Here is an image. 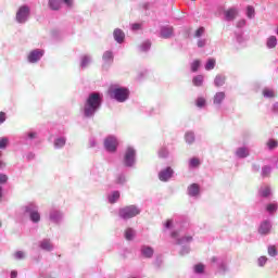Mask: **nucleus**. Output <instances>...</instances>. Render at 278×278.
I'll list each match as a JSON object with an SVG mask.
<instances>
[{
  "label": "nucleus",
  "instance_id": "obj_16",
  "mask_svg": "<svg viewBox=\"0 0 278 278\" xmlns=\"http://www.w3.org/2000/svg\"><path fill=\"white\" fill-rule=\"evenodd\" d=\"M187 194L192 199H199V197L201 195V186H199V184H191L187 188Z\"/></svg>",
  "mask_w": 278,
  "mask_h": 278
},
{
  "label": "nucleus",
  "instance_id": "obj_44",
  "mask_svg": "<svg viewBox=\"0 0 278 278\" xmlns=\"http://www.w3.org/2000/svg\"><path fill=\"white\" fill-rule=\"evenodd\" d=\"M159 157H162V159L168 157V149L166 147H162L159 150Z\"/></svg>",
  "mask_w": 278,
  "mask_h": 278
},
{
  "label": "nucleus",
  "instance_id": "obj_21",
  "mask_svg": "<svg viewBox=\"0 0 278 278\" xmlns=\"http://www.w3.org/2000/svg\"><path fill=\"white\" fill-rule=\"evenodd\" d=\"M251 155V152L249 151L248 147H239L235 151V156L238 157V160H245V157H249Z\"/></svg>",
  "mask_w": 278,
  "mask_h": 278
},
{
  "label": "nucleus",
  "instance_id": "obj_58",
  "mask_svg": "<svg viewBox=\"0 0 278 278\" xmlns=\"http://www.w3.org/2000/svg\"><path fill=\"white\" fill-rule=\"evenodd\" d=\"M34 157H36V154H34V152H28V153L26 154V160H28V162L31 161V160H34Z\"/></svg>",
  "mask_w": 278,
  "mask_h": 278
},
{
  "label": "nucleus",
  "instance_id": "obj_46",
  "mask_svg": "<svg viewBox=\"0 0 278 278\" xmlns=\"http://www.w3.org/2000/svg\"><path fill=\"white\" fill-rule=\"evenodd\" d=\"M200 66H201V61H199V60L193 61L191 63L192 73H197V71H199Z\"/></svg>",
  "mask_w": 278,
  "mask_h": 278
},
{
  "label": "nucleus",
  "instance_id": "obj_31",
  "mask_svg": "<svg viewBox=\"0 0 278 278\" xmlns=\"http://www.w3.org/2000/svg\"><path fill=\"white\" fill-rule=\"evenodd\" d=\"M266 47H267V49H275V47H277V37L269 36L266 39Z\"/></svg>",
  "mask_w": 278,
  "mask_h": 278
},
{
  "label": "nucleus",
  "instance_id": "obj_23",
  "mask_svg": "<svg viewBox=\"0 0 278 278\" xmlns=\"http://www.w3.org/2000/svg\"><path fill=\"white\" fill-rule=\"evenodd\" d=\"M225 97L226 94L224 91L216 92L215 96L213 97V104L216 108H220V105H223V101H225Z\"/></svg>",
  "mask_w": 278,
  "mask_h": 278
},
{
  "label": "nucleus",
  "instance_id": "obj_53",
  "mask_svg": "<svg viewBox=\"0 0 278 278\" xmlns=\"http://www.w3.org/2000/svg\"><path fill=\"white\" fill-rule=\"evenodd\" d=\"M205 45H207V39H199L198 40L199 49H203V47H205Z\"/></svg>",
  "mask_w": 278,
  "mask_h": 278
},
{
  "label": "nucleus",
  "instance_id": "obj_64",
  "mask_svg": "<svg viewBox=\"0 0 278 278\" xmlns=\"http://www.w3.org/2000/svg\"><path fill=\"white\" fill-rule=\"evenodd\" d=\"M2 191H3V188H2V187H0V199H1V197H3Z\"/></svg>",
  "mask_w": 278,
  "mask_h": 278
},
{
  "label": "nucleus",
  "instance_id": "obj_33",
  "mask_svg": "<svg viewBox=\"0 0 278 278\" xmlns=\"http://www.w3.org/2000/svg\"><path fill=\"white\" fill-rule=\"evenodd\" d=\"M124 237L128 241L134 240V238H136V230H134V228H127L125 230Z\"/></svg>",
  "mask_w": 278,
  "mask_h": 278
},
{
  "label": "nucleus",
  "instance_id": "obj_45",
  "mask_svg": "<svg viewBox=\"0 0 278 278\" xmlns=\"http://www.w3.org/2000/svg\"><path fill=\"white\" fill-rule=\"evenodd\" d=\"M247 16H248V18H254L255 17V8L249 5L247 8Z\"/></svg>",
  "mask_w": 278,
  "mask_h": 278
},
{
  "label": "nucleus",
  "instance_id": "obj_18",
  "mask_svg": "<svg viewBox=\"0 0 278 278\" xmlns=\"http://www.w3.org/2000/svg\"><path fill=\"white\" fill-rule=\"evenodd\" d=\"M270 229H273V224L270 220L265 219L258 227V233H261V236H268V233H270Z\"/></svg>",
  "mask_w": 278,
  "mask_h": 278
},
{
  "label": "nucleus",
  "instance_id": "obj_3",
  "mask_svg": "<svg viewBox=\"0 0 278 278\" xmlns=\"http://www.w3.org/2000/svg\"><path fill=\"white\" fill-rule=\"evenodd\" d=\"M129 94H131L129 88L123 87L118 84H113L109 87V96L111 99L117 101V103H125V101H128Z\"/></svg>",
  "mask_w": 278,
  "mask_h": 278
},
{
  "label": "nucleus",
  "instance_id": "obj_15",
  "mask_svg": "<svg viewBox=\"0 0 278 278\" xmlns=\"http://www.w3.org/2000/svg\"><path fill=\"white\" fill-rule=\"evenodd\" d=\"M173 175H175V170L168 166L159 173V179L164 182L170 181V179H173Z\"/></svg>",
  "mask_w": 278,
  "mask_h": 278
},
{
  "label": "nucleus",
  "instance_id": "obj_12",
  "mask_svg": "<svg viewBox=\"0 0 278 278\" xmlns=\"http://www.w3.org/2000/svg\"><path fill=\"white\" fill-rule=\"evenodd\" d=\"M238 14H240L238 8L231 7L224 11V21H226L227 23H231L235 18H238Z\"/></svg>",
  "mask_w": 278,
  "mask_h": 278
},
{
  "label": "nucleus",
  "instance_id": "obj_62",
  "mask_svg": "<svg viewBox=\"0 0 278 278\" xmlns=\"http://www.w3.org/2000/svg\"><path fill=\"white\" fill-rule=\"evenodd\" d=\"M237 42H239V45H242L243 42L242 35H237Z\"/></svg>",
  "mask_w": 278,
  "mask_h": 278
},
{
  "label": "nucleus",
  "instance_id": "obj_59",
  "mask_svg": "<svg viewBox=\"0 0 278 278\" xmlns=\"http://www.w3.org/2000/svg\"><path fill=\"white\" fill-rule=\"evenodd\" d=\"M173 227V220L172 219H168L166 223H165V229H170Z\"/></svg>",
  "mask_w": 278,
  "mask_h": 278
},
{
  "label": "nucleus",
  "instance_id": "obj_54",
  "mask_svg": "<svg viewBox=\"0 0 278 278\" xmlns=\"http://www.w3.org/2000/svg\"><path fill=\"white\" fill-rule=\"evenodd\" d=\"M89 147H90L91 149H94V148L97 147V139H96V138L91 137V138L89 139Z\"/></svg>",
  "mask_w": 278,
  "mask_h": 278
},
{
  "label": "nucleus",
  "instance_id": "obj_52",
  "mask_svg": "<svg viewBox=\"0 0 278 278\" xmlns=\"http://www.w3.org/2000/svg\"><path fill=\"white\" fill-rule=\"evenodd\" d=\"M268 255H270V257H275V255H277V249H275V247H269L268 248Z\"/></svg>",
  "mask_w": 278,
  "mask_h": 278
},
{
  "label": "nucleus",
  "instance_id": "obj_55",
  "mask_svg": "<svg viewBox=\"0 0 278 278\" xmlns=\"http://www.w3.org/2000/svg\"><path fill=\"white\" fill-rule=\"evenodd\" d=\"M244 25H247V20H239V21L237 22V27H238L239 29H242V27H244Z\"/></svg>",
  "mask_w": 278,
  "mask_h": 278
},
{
  "label": "nucleus",
  "instance_id": "obj_26",
  "mask_svg": "<svg viewBox=\"0 0 278 278\" xmlns=\"http://www.w3.org/2000/svg\"><path fill=\"white\" fill-rule=\"evenodd\" d=\"M188 166L190 170H194V168H199V166H201V160L197 156L191 157L188 162Z\"/></svg>",
  "mask_w": 278,
  "mask_h": 278
},
{
  "label": "nucleus",
  "instance_id": "obj_39",
  "mask_svg": "<svg viewBox=\"0 0 278 278\" xmlns=\"http://www.w3.org/2000/svg\"><path fill=\"white\" fill-rule=\"evenodd\" d=\"M277 210H278L277 202L269 203L266 206V212H268V214H275Z\"/></svg>",
  "mask_w": 278,
  "mask_h": 278
},
{
  "label": "nucleus",
  "instance_id": "obj_51",
  "mask_svg": "<svg viewBox=\"0 0 278 278\" xmlns=\"http://www.w3.org/2000/svg\"><path fill=\"white\" fill-rule=\"evenodd\" d=\"M203 34H205V28L204 27H200L195 30V38H201V36H203Z\"/></svg>",
  "mask_w": 278,
  "mask_h": 278
},
{
  "label": "nucleus",
  "instance_id": "obj_42",
  "mask_svg": "<svg viewBox=\"0 0 278 278\" xmlns=\"http://www.w3.org/2000/svg\"><path fill=\"white\" fill-rule=\"evenodd\" d=\"M271 172H273V168H270V166L268 165H265L264 167H262L261 175L262 177H269Z\"/></svg>",
  "mask_w": 278,
  "mask_h": 278
},
{
  "label": "nucleus",
  "instance_id": "obj_43",
  "mask_svg": "<svg viewBox=\"0 0 278 278\" xmlns=\"http://www.w3.org/2000/svg\"><path fill=\"white\" fill-rule=\"evenodd\" d=\"M206 103H207V100H205V98H203V97H199L195 100L197 108H205Z\"/></svg>",
  "mask_w": 278,
  "mask_h": 278
},
{
  "label": "nucleus",
  "instance_id": "obj_22",
  "mask_svg": "<svg viewBox=\"0 0 278 278\" xmlns=\"http://www.w3.org/2000/svg\"><path fill=\"white\" fill-rule=\"evenodd\" d=\"M113 38L117 45H123L125 42V31L121 28H115L113 31Z\"/></svg>",
  "mask_w": 278,
  "mask_h": 278
},
{
  "label": "nucleus",
  "instance_id": "obj_25",
  "mask_svg": "<svg viewBox=\"0 0 278 278\" xmlns=\"http://www.w3.org/2000/svg\"><path fill=\"white\" fill-rule=\"evenodd\" d=\"M225 81H227V76L225 74H217L214 79V86L220 88L225 86Z\"/></svg>",
  "mask_w": 278,
  "mask_h": 278
},
{
  "label": "nucleus",
  "instance_id": "obj_13",
  "mask_svg": "<svg viewBox=\"0 0 278 278\" xmlns=\"http://www.w3.org/2000/svg\"><path fill=\"white\" fill-rule=\"evenodd\" d=\"M49 218L51 223H54V225H60L62 220H64V213L58 208H51L49 213Z\"/></svg>",
  "mask_w": 278,
  "mask_h": 278
},
{
  "label": "nucleus",
  "instance_id": "obj_11",
  "mask_svg": "<svg viewBox=\"0 0 278 278\" xmlns=\"http://www.w3.org/2000/svg\"><path fill=\"white\" fill-rule=\"evenodd\" d=\"M45 58V50L42 49H34L28 52L26 60L28 64H38Z\"/></svg>",
  "mask_w": 278,
  "mask_h": 278
},
{
  "label": "nucleus",
  "instance_id": "obj_8",
  "mask_svg": "<svg viewBox=\"0 0 278 278\" xmlns=\"http://www.w3.org/2000/svg\"><path fill=\"white\" fill-rule=\"evenodd\" d=\"M62 3H64L68 10L73 9V5H75V1L73 0H48V8L52 12H60L62 10Z\"/></svg>",
  "mask_w": 278,
  "mask_h": 278
},
{
  "label": "nucleus",
  "instance_id": "obj_37",
  "mask_svg": "<svg viewBox=\"0 0 278 278\" xmlns=\"http://www.w3.org/2000/svg\"><path fill=\"white\" fill-rule=\"evenodd\" d=\"M151 50V41L147 40L143 41L140 46H139V51H141V53H147V51Z\"/></svg>",
  "mask_w": 278,
  "mask_h": 278
},
{
  "label": "nucleus",
  "instance_id": "obj_27",
  "mask_svg": "<svg viewBox=\"0 0 278 278\" xmlns=\"http://www.w3.org/2000/svg\"><path fill=\"white\" fill-rule=\"evenodd\" d=\"M92 64V56L90 55H83L80 59V68H88Z\"/></svg>",
  "mask_w": 278,
  "mask_h": 278
},
{
  "label": "nucleus",
  "instance_id": "obj_30",
  "mask_svg": "<svg viewBox=\"0 0 278 278\" xmlns=\"http://www.w3.org/2000/svg\"><path fill=\"white\" fill-rule=\"evenodd\" d=\"M109 203H116V201H118L121 199V192L119 191H112L109 197Z\"/></svg>",
  "mask_w": 278,
  "mask_h": 278
},
{
  "label": "nucleus",
  "instance_id": "obj_47",
  "mask_svg": "<svg viewBox=\"0 0 278 278\" xmlns=\"http://www.w3.org/2000/svg\"><path fill=\"white\" fill-rule=\"evenodd\" d=\"M10 140L7 137L0 138V149H8Z\"/></svg>",
  "mask_w": 278,
  "mask_h": 278
},
{
  "label": "nucleus",
  "instance_id": "obj_24",
  "mask_svg": "<svg viewBox=\"0 0 278 278\" xmlns=\"http://www.w3.org/2000/svg\"><path fill=\"white\" fill-rule=\"evenodd\" d=\"M53 147L54 149H64V147H66V137L59 136L54 138Z\"/></svg>",
  "mask_w": 278,
  "mask_h": 278
},
{
  "label": "nucleus",
  "instance_id": "obj_34",
  "mask_svg": "<svg viewBox=\"0 0 278 278\" xmlns=\"http://www.w3.org/2000/svg\"><path fill=\"white\" fill-rule=\"evenodd\" d=\"M185 140L187 144H194L195 136L193 131H187L185 134Z\"/></svg>",
  "mask_w": 278,
  "mask_h": 278
},
{
  "label": "nucleus",
  "instance_id": "obj_2",
  "mask_svg": "<svg viewBox=\"0 0 278 278\" xmlns=\"http://www.w3.org/2000/svg\"><path fill=\"white\" fill-rule=\"evenodd\" d=\"M172 238L175 240V243L180 247V255H188V253H190V244L193 240L192 235H184V230H174Z\"/></svg>",
  "mask_w": 278,
  "mask_h": 278
},
{
  "label": "nucleus",
  "instance_id": "obj_35",
  "mask_svg": "<svg viewBox=\"0 0 278 278\" xmlns=\"http://www.w3.org/2000/svg\"><path fill=\"white\" fill-rule=\"evenodd\" d=\"M216 67V59H208L204 65L205 71H214Z\"/></svg>",
  "mask_w": 278,
  "mask_h": 278
},
{
  "label": "nucleus",
  "instance_id": "obj_32",
  "mask_svg": "<svg viewBox=\"0 0 278 278\" xmlns=\"http://www.w3.org/2000/svg\"><path fill=\"white\" fill-rule=\"evenodd\" d=\"M258 192H260V194H261L264 199L268 198V195L270 194V186H268V185H263V186H261Z\"/></svg>",
  "mask_w": 278,
  "mask_h": 278
},
{
  "label": "nucleus",
  "instance_id": "obj_5",
  "mask_svg": "<svg viewBox=\"0 0 278 278\" xmlns=\"http://www.w3.org/2000/svg\"><path fill=\"white\" fill-rule=\"evenodd\" d=\"M140 207L136 205H128L119 208L118 216L122 220H129L131 218H136V216L140 215Z\"/></svg>",
  "mask_w": 278,
  "mask_h": 278
},
{
  "label": "nucleus",
  "instance_id": "obj_1",
  "mask_svg": "<svg viewBox=\"0 0 278 278\" xmlns=\"http://www.w3.org/2000/svg\"><path fill=\"white\" fill-rule=\"evenodd\" d=\"M103 103V94L99 92L89 93L83 108L80 109L84 118H94V114L101 110Z\"/></svg>",
  "mask_w": 278,
  "mask_h": 278
},
{
  "label": "nucleus",
  "instance_id": "obj_10",
  "mask_svg": "<svg viewBox=\"0 0 278 278\" xmlns=\"http://www.w3.org/2000/svg\"><path fill=\"white\" fill-rule=\"evenodd\" d=\"M104 149L108 153H116L118 150V138L112 135L108 136L104 139Z\"/></svg>",
  "mask_w": 278,
  "mask_h": 278
},
{
  "label": "nucleus",
  "instance_id": "obj_28",
  "mask_svg": "<svg viewBox=\"0 0 278 278\" xmlns=\"http://www.w3.org/2000/svg\"><path fill=\"white\" fill-rule=\"evenodd\" d=\"M23 140H25L26 142H31V140H36V138H38V132L36 131H28V132H25L23 136H22Z\"/></svg>",
  "mask_w": 278,
  "mask_h": 278
},
{
  "label": "nucleus",
  "instance_id": "obj_49",
  "mask_svg": "<svg viewBox=\"0 0 278 278\" xmlns=\"http://www.w3.org/2000/svg\"><path fill=\"white\" fill-rule=\"evenodd\" d=\"M131 31H140L142 29V24L141 23H134L130 25Z\"/></svg>",
  "mask_w": 278,
  "mask_h": 278
},
{
  "label": "nucleus",
  "instance_id": "obj_29",
  "mask_svg": "<svg viewBox=\"0 0 278 278\" xmlns=\"http://www.w3.org/2000/svg\"><path fill=\"white\" fill-rule=\"evenodd\" d=\"M263 97L265 99H275L276 94H275V89L269 88V87H265L263 89Z\"/></svg>",
  "mask_w": 278,
  "mask_h": 278
},
{
  "label": "nucleus",
  "instance_id": "obj_19",
  "mask_svg": "<svg viewBox=\"0 0 278 278\" xmlns=\"http://www.w3.org/2000/svg\"><path fill=\"white\" fill-rule=\"evenodd\" d=\"M155 253V250L151 248L150 245L143 244L140 247V254L141 257H144L146 260H151Z\"/></svg>",
  "mask_w": 278,
  "mask_h": 278
},
{
  "label": "nucleus",
  "instance_id": "obj_57",
  "mask_svg": "<svg viewBox=\"0 0 278 278\" xmlns=\"http://www.w3.org/2000/svg\"><path fill=\"white\" fill-rule=\"evenodd\" d=\"M7 115L4 112H0V125H3V123L7 121Z\"/></svg>",
  "mask_w": 278,
  "mask_h": 278
},
{
  "label": "nucleus",
  "instance_id": "obj_9",
  "mask_svg": "<svg viewBox=\"0 0 278 278\" xmlns=\"http://www.w3.org/2000/svg\"><path fill=\"white\" fill-rule=\"evenodd\" d=\"M213 266L217 268V273L219 275H225V273L229 271V267L227 266V260L223 256H213L211 258Z\"/></svg>",
  "mask_w": 278,
  "mask_h": 278
},
{
  "label": "nucleus",
  "instance_id": "obj_61",
  "mask_svg": "<svg viewBox=\"0 0 278 278\" xmlns=\"http://www.w3.org/2000/svg\"><path fill=\"white\" fill-rule=\"evenodd\" d=\"M271 110H273L274 114H278V102L273 104V109Z\"/></svg>",
  "mask_w": 278,
  "mask_h": 278
},
{
  "label": "nucleus",
  "instance_id": "obj_6",
  "mask_svg": "<svg viewBox=\"0 0 278 278\" xmlns=\"http://www.w3.org/2000/svg\"><path fill=\"white\" fill-rule=\"evenodd\" d=\"M24 216H29L31 223L38 224L40 220V213L38 212V205L36 203H28L22 206Z\"/></svg>",
  "mask_w": 278,
  "mask_h": 278
},
{
  "label": "nucleus",
  "instance_id": "obj_36",
  "mask_svg": "<svg viewBox=\"0 0 278 278\" xmlns=\"http://www.w3.org/2000/svg\"><path fill=\"white\" fill-rule=\"evenodd\" d=\"M115 184L125 186V184H127V176H125V174H118L115 178Z\"/></svg>",
  "mask_w": 278,
  "mask_h": 278
},
{
  "label": "nucleus",
  "instance_id": "obj_60",
  "mask_svg": "<svg viewBox=\"0 0 278 278\" xmlns=\"http://www.w3.org/2000/svg\"><path fill=\"white\" fill-rule=\"evenodd\" d=\"M252 170H253V173H260V164H253Z\"/></svg>",
  "mask_w": 278,
  "mask_h": 278
},
{
  "label": "nucleus",
  "instance_id": "obj_48",
  "mask_svg": "<svg viewBox=\"0 0 278 278\" xmlns=\"http://www.w3.org/2000/svg\"><path fill=\"white\" fill-rule=\"evenodd\" d=\"M266 262H268V258L266 256H261L257 260V266H260L261 268L266 266Z\"/></svg>",
  "mask_w": 278,
  "mask_h": 278
},
{
  "label": "nucleus",
  "instance_id": "obj_20",
  "mask_svg": "<svg viewBox=\"0 0 278 278\" xmlns=\"http://www.w3.org/2000/svg\"><path fill=\"white\" fill-rule=\"evenodd\" d=\"M160 36H161V38H164L165 40L173 38L175 36V30H174L173 26L161 27Z\"/></svg>",
  "mask_w": 278,
  "mask_h": 278
},
{
  "label": "nucleus",
  "instance_id": "obj_4",
  "mask_svg": "<svg viewBox=\"0 0 278 278\" xmlns=\"http://www.w3.org/2000/svg\"><path fill=\"white\" fill-rule=\"evenodd\" d=\"M29 18H31V7L29 4L20 5L15 13V22L18 25H25Z\"/></svg>",
  "mask_w": 278,
  "mask_h": 278
},
{
  "label": "nucleus",
  "instance_id": "obj_40",
  "mask_svg": "<svg viewBox=\"0 0 278 278\" xmlns=\"http://www.w3.org/2000/svg\"><path fill=\"white\" fill-rule=\"evenodd\" d=\"M266 147L269 151H275L278 147V141L275 139H269L266 143Z\"/></svg>",
  "mask_w": 278,
  "mask_h": 278
},
{
  "label": "nucleus",
  "instance_id": "obj_14",
  "mask_svg": "<svg viewBox=\"0 0 278 278\" xmlns=\"http://www.w3.org/2000/svg\"><path fill=\"white\" fill-rule=\"evenodd\" d=\"M38 247L39 249H41V251H46V253H51V251H54L55 249V245H53V241L49 238L40 240Z\"/></svg>",
  "mask_w": 278,
  "mask_h": 278
},
{
  "label": "nucleus",
  "instance_id": "obj_7",
  "mask_svg": "<svg viewBox=\"0 0 278 278\" xmlns=\"http://www.w3.org/2000/svg\"><path fill=\"white\" fill-rule=\"evenodd\" d=\"M136 148L128 146L123 155V164L126 168H134L136 166Z\"/></svg>",
  "mask_w": 278,
  "mask_h": 278
},
{
  "label": "nucleus",
  "instance_id": "obj_56",
  "mask_svg": "<svg viewBox=\"0 0 278 278\" xmlns=\"http://www.w3.org/2000/svg\"><path fill=\"white\" fill-rule=\"evenodd\" d=\"M8 182V175L0 174V184H7Z\"/></svg>",
  "mask_w": 278,
  "mask_h": 278
},
{
  "label": "nucleus",
  "instance_id": "obj_38",
  "mask_svg": "<svg viewBox=\"0 0 278 278\" xmlns=\"http://www.w3.org/2000/svg\"><path fill=\"white\" fill-rule=\"evenodd\" d=\"M193 271L195 273V275H203V273H205V265H203L202 263L194 265Z\"/></svg>",
  "mask_w": 278,
  "mask_h": 278
},
{
  "label": "nucleus",
  "instance_id": "obj_63",
  "mask_svg": "<svg viewBox=\"0 0 278 278\" xmlns=\"http://www.w3.org/2000/svg\"><path fill=\"white\" fill-rule=\"evenodd\" d=\"M18 273L16 270L11 271V278H16Z\"/></svg>",
  "mask_w": 278,
  "mask_h": 278
},
{
  "label": "nucleus",
  "instance_id": "obj_17",
  "mask_svg": "<svg viewBox=\"0 0 278 278\" xmlns=\"http://www.w3.org/2000/svg\"><path fill=\"white\" fill-rule=\"evenodd\" d=\"M102 61L103 68H110V66H112V63L114 62V52H112L111 50L105 51L102 55Z\"/></svg>",
  "mask_w": 278,
  "mask_h": 278
},
{
  "label": "nucleus",
  "instance_id": "obj_50",
  "mask_svg": "<svg viewBox=\"0 0 278 278\" xmlns=\"http://www.w3.org/2000/svg\"><path fill=\"white\" fill-rule=\"evenodd\" d=\"M14 258L15 260H25V252L23 251H17L14 253Z\"/></svg>",
  "mask_w": 278,
  "mask_h": 278
},
{
  "label": "nucleus",
  "instance_id": "obj_41",
  "mask_svg": "<svg viewBox=\"0 0 278 278\" xmlns=\"http://www.w3.org/2000/svg\"><path fill=\"white\" fill-rule=\"evenodd\" d=\"M192 84H193V86H197L198 88L203 86V75H197L195 77H193Z\"/></svg>",
  "mask_w": 278,
  "mask_h": 278
}]
</instances>
